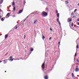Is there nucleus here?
<instances>
[{"label":"nucleus","instance_id":"f257e3e1","mask_svg":"<svg viewBox=\"0 0 79 79\" xmlns=\"http://www.w3.org/2000/svg\"><path fill=\"white\" fill-rule=\"evenodd\" d=\"M48 14L47 12H43L42 13V15L44 16V17H45L47 16Z\"/></svg>","mask_w":79,"mask_h":79},{"label":"nucleus","instance_id":"f03ea898","mask_svg":"<svg viewBox=\"0 0 79 79\" xmlns=\"http://www.w3.org/2000/svg\"><path fill=\"white\" fill-rule=\"evenodd\" d=\"M10 13H7V15H6V18H8L9 17V16H8V15H10ZM7 16H8V17H7Z\"/></svg>","mask_w":79,"mask_h":79},{"label":"nucleus","instance_id":"7ed1b4c3","mask_svg":"<svg viewBox=\"0 0 79 79\" xmlns=\"http://www.w3.org/2000/svg\"><path fill=\"white\" fill-rule=\"evenodd\" d=\"M72 21V19H71V18H69L68 19V22H71Z\"/></svg>","mask_w":79,"mask_h":79},{"label":"nucleus","instance_id":"20e7f679","mask_svg":"<svg viewBox=\"0 0 79 79\" xmlns=\"http://www.w3.org/2000/svg\"><path fill=\"white\" fill-rule=\"evenodd\" d=\"M75 71L76 72H78V71H79V68H76L75 69Z\"/></svg>","mask_w":79,"mask_h":79},{"label":"nucleus","instance_id":"39448f33","mask_svg":"<svg viewBox=\"0 0 79 79\" xmlns=\"http://www.w3.org/2000/svg\"><path fill=\"white\" fill-rule=\"evenodd\" d=\"M76 43L77 45H78V44H79V40H77L76 41Z\"/></svg>","mask_w":79,"mask_h":79},{"label":"nucleus","instance_id":"423d86ee","mask_svg":"<svg viewBox=\"0 0 79 79\" xmlns=\"http://www.w3.org/2000/svg\"><path fill=\"white\" fill-rule=\"evenodd\" d=\"M44 65H45V64H44V63H43L42 66V68H43V69H44Z\"/></svg>","mask_w":79,"mask_h":79},{"label":"nucleus","instance_id":"0eeeda50","mask_svg":"<svg viewBox=\"0 0 79 79\" xmlns=\"http://www.w3.org/2000/svg\"><path fill=\"white\" fill-rule=\"evenodd\" d=\"M37 19L35 20H34V24H36V23H37Z\"/></svg>","mask_w":79,"mask_h":79},{"label":"nucleus","instance_id":"6e6552de","mask_svg":"<svg viewBox=\"0 0 79 79\" xmlns=\"http://www.w3.org/2000/svg\"><path fill=\"white\" fill-rule=\"evenodd\" d=\"M3 2V0H1L0 1V4H2Z\"/></svg>","mask_w":79,"mask_h":79},{"label":"nucleus","instance_id":"1a4fd4ad","mask_svg":"<svg viewBox=\"0 0 79 79\" xmlns=\"http://www.w3.org/2000/svg\"><path fill=\"white\" fill-rule=\"evenodd\" d=\"M23 10H20L19 11V14L21 13L22 12H23Z\"/></svg>","mask_w":79,"mask_h":79},{"label":"nucleus","instance_id":"9d476101","mask_svg":"<svg viewBox=\"0 0 79 79\" xmlns=\"http://www.w3.org/2000/svg\"><path fill=\"white\" fill-rule=\"evenodd\" d=\"M36 12V11H35V12H33L32 13H31V14L32 15L33 14H35Z\"/></svg>","mask_w":79,"mask_h":79},{"label":"nucleus","instance_id":"9b49d317","mask_svg":"<svg viewBox=\"0 0 79 79\" xmlns=\"http://www.w3.org/2000/svg\"><path fill=\"white\" fill-rule=\"evenodd\" d=\"M44 79H48V76H44Z\"/></svg>","mask_w":79,"mask_h":79},{"label":"nucleus","instance_id":"f8f14e48","mask_svg":"<svg viewBox=\"0 0 79 79\" xmlns=\"http://www.w3.org/2000/svg\"><path fill=\"white\" fill-rule=\"evenodd\" d=\"M59 16H60V14L59 13H57V17H58V18H59Z\"/></svg>","mask_w":79,"mask_h":79},{"label":"nucleus","instance_id":"ddd939ff","mask_svg":"<svg viewBox=\"0 0 79 79\" xmlns=\"http://www.w3.org/2000/svg\"><path fill=\"white\" fill-rule=\"evenodd\" d=\"M8 35H5V39H6V38H7V37H8Z\"/></svg>","mask_w":79,"mask_h":79},{"label":"nucleus","instance_id":"4468645a","mask_svg":"<svg viewBox=\"0 0 79 79\" xmlns=\"http://www.w3.org/2000/svg\"><path fill=\"white\" fill-rule=\"evenodd\" d=\"M76 47H77V49L79 48V44H77Z\"/></svg>","mask_w":79,"mask_h":79},{"label":"nucleus","instance_id":"2eb2a0df","mask_svg":"<svg viewBox=\"0 0 79 79\" xmlns=\"http://www.w3.org/2000/svg\"><path fill=\"white\" fill-rule=\"evenodd\" d=\"M42 39H45V37H44V36L43 35H42Z\"/></svg>","mask_w":79,"mask_h":79},{"label":"nucleus","instance_id":"dca6fc26","mask_svg":"<svg viewBox=\"0 0 79 79\" xmlns=\"http://www.w3.org/2000/svg\"><path fill=\"white\" fill-rule=\"evenodd\" d=\"M30 50L31 52H33V51L34 50V49L33 48H30Z\"/></svg>","mask_w":79,"mask_h":79},{"label":"nucleus","instance_id":"f3484780","mask_svg":"<svg viewBox=\"0 0 79 79\" xmlns=\"http://www.w3.org/2000/svg\"><path fill=\"white\" fill-rule=\"evenodd\" d=\"M15 5V2H12V5L13 6H14V5Z\"/></svg>","mask_w":79,"mask_h":79},{"label":"nucleus","instance_id":"a211bd4d","mask_svg":"<svg viewBox=\"0 0 79 79\" xmlns=\"http://www.w3.org/2000/svg\"><path fill=\"white\" fill-rule=\"evenodd\" d=\"M16 9V8H15V7H14L13 10L15 11V10Z\"/></svg>","mask_w":79,"mask_h":79},{"label":"nucleus","instance_id":"6ab92c4d","mask_svg":"<svg viewBox=\"0 0 79 79\" xmlns=\"http://www.w3.org/2000/svg\"><path fill=\"white\" fill-rule=\"evenodd\" d=\"M66 4H68V1H65Z\"/></svg>","mask_w":79,"mask_h":79},{"label":"nucleus","instance_id":"aec40b11","mask_svg":"<svg viewBox=\"0 0 79 79\" xmlns=\"http://www.w3.org/2000/svg\"><path fill=\"white\" fill-rule=\"evenodd\" d=\"M76 11H77V9H76L74 11V13H76Z\"/></svg>","mask_w":79,"mask_h":79},{"label":"nucleus","instance_id":"412c9836","mask_svg":"<svg viewBox=\"0 0 79 79\" xmlns=\"http://www.w3.org/2000/svg\"><path fill=\"white\" fill-rule=\"evenodd\" d=\"M57 21L59 23V19H57Z\"/></svg>","mask_w":79,"mask_h":79},{"label":"nucleus","instance_id":"4be33fe9","mask_svg":"<svg viewBox=\"0 0 79 79\" xmlns=\"http://www.w3.org/2000/svg\"><path fill=\"white\" fill-rule=\"evenodd\" d=\"M1 21H4V19H3V18H2V19H1Z\"/></svg>","mask_w":79,"mask_h":79},{"label":"nucleus","instance_id":"5701e85b","mask_svg":"<svg viewBox=\"0 0 79 79\" xmlns=\"http://www.w3.org/2000/svg\"><path fill=\"white\" fill-rule=\"evenodd\" d=\"M73 26H74V23H72L71 26H72V27H73Z\"/></svg>","mask_w":79,"mask_h":79},{"label":"nucleus","instance_id":"b1692460","mask_svg":"<svg viewBox=\"0 0 79 79\" xmlns=\"http://www.w3.org/2000/svg\"><path fill=\"white\" fill-rule=\"evenodd\" d=\"M15 29H17V28H18V27L15 26Z\"/></svg>","mask_w":79,"mask_h":79},{"label":"nucleus","instance_id":"393cba45","mask_svg":"<svg viewBox=\"0 0 79 79\" xmlns=\"http://www.w3.org/2000/svg\"><path fill=\"white\" fill-rule=\"evenodd\" d=\"M15 58L12 59V60H10V61H13V60H14Z\"/></svg>","mask_w":79,"mask_h":79},{"label":"nucleus","instance_id":"a878e982","mask_svg":"<svg viewBox=\"0 0 79 79\" xmlns=\"http://www.w3.org/2000/svg\"><path fill=\"white\" fill-rule=\"evenodd\" d=\"M24 39H25V38H26V36L25 35H24Z\"/></svg>","mask_w":79,"mask_h":79},{"label":"nucleus","instance_id":"bb28decb","mask_svg":"<svg viewBox=\"0 0 79 79\" xmlns=\"http://www.w3.org/2000/svg\"><path fill=\"white\" fill-rule=\"evenodd\" d=\"M77 62H78V63H79V60H78V59H77Z\"/></svg>","mask_w":79,"mask_h":79},{"label":"nucleus","instance_id":"cd10ccee","mask_svg":"<svg viewBox=\"0 0 79 79\" xmlns=\"http://www.w3.org/2000/svg\"><path fill=\"white\" fill-rule=\"evenodd\" d=\"M59 25H61V23H60V22H59Z\"/></svg>","mask_w":79,"mask_h":79},{"label":"nucleus","instance_id":"c85d7f7f","mask_svg":"<svg viewBox=\"0 0 79 79\" xmlns=\"http://www.w3.org/2000/svg\"><path fill=\"white\" fill-rule=\"evenodd\" d=\"M72 75L73 77H74V74H73V73H72Z\"/></svg>","mask_w":79,"mask_h":79},{"label":"nucleus","instance_id":"c756f323","mask_svg":"<svg viewBox=\"0 0 79 79\" xmlns=\"http://www.w3.org/2000/svg\"><path fill=\"white\" fill-rule=\"evenodd\" d=\"M77 55V54L76 53H75V57Z\"/></svg>","mask_w":79,"mask_h":79},{"label":"nucleus","instance_id":"7c9ffc66","mask_svg":"<svg viewBox=\"0 0 79 79\" xmlns=\"http://www.w3.org/2000/svg\"><path fill=\"white\" fill-rule=\"evenodd\" d=\"M13 58V56H10V58Z\"/></svg>","mask_w":79,"mask_h":79},{"label":"nucleus","instance_id":"2f4dec72","mask_svg":"<svg viewBox=\"0 0 79 79\" xmlns=\"http://www.w3.org/2000/svg\"><path fill=\"white\" fill-rule=\"evenodd\" d=\"M58 10H56V13H57L58 14Z\"/></svg>","mask_w":79,"mask_h":79},{"label":"nucleus","instance_id":"473e14b6","mask_svg":"<svg viewBox=\"0 0 79 79\" xmlns=\"http://www.w3.org/2000/svg\"><path fill=\"white\" fill-rule=\"evenodd\" d=\"M60 42H59V45H60Z\"/></svg>","mask_w":79,"mask_h":79},{"label":"nucleus","instance_id":"72a5a7b5","mask_svg":"<svg viewBox=\"0 0 79 79\" xmlns=\"http://www.w3.org/2000/svg\"><path fill=\"white\" fill-rule=\"evenodd\" d=\"M77 21H79V19H77Z\"/></svg>","mask_w":79,"mask_h":79},{"label":"nucleus","instance_id":"f704fd0d","mask_svg":"<svg viewBox=\"0 0 79 79\" xmlns=\"http://www.w3.org/2000/svg\"><path fill=\"white\" fill-rule=\"evenodd\" d=\"M10 60H12V59H10L9 60V61H10Z\"/></svg>","mask_w":79,"mask_h":79},{"label":"nucleus","instance_id":"c9c22d12","mask_svg":"<svg viewBox=\"0 0 79 79\" xmlns=\"http://www.w3.org/2000/svg\"><path fill=\"white\" fill-rule=\"evenodd\" d=\"M2 18V16L1 15H0V18Z\"/></svg>","mask_w":79,"mask_h":79},{"label":"nucleus","instance_id":"e433bc0d","mask_svg":"<svg viewBox=\"0 0 79 79\" xmlns=\"http://www.w3.org/2000/svg\"><path fill=\"white\" fill-rule=\"evenodd\" d=\"M51 37H50V38H49V40H51Z\"/></svg>","mask_w":79,"mask_h":79},{"label":"nucleus","instance_id":"4c0bfd02","mask_svg":"<svg viewBox=\"0 0 79 79\" xmlns=\"http://www.w3.org/2000/svg\"><path fill=\"white\" fill-rule=\"evenodd\" d=\"M2 61H0V63H1V62H2Z\"/></svg>","mask_w":79,"mask_h":79},{"label":"nucleus","instance_id":"58836bf2","mask_svg":"<svg viewBox=\"0 0 79 79\" xmlns=\"http://www.w3.org/2000/svg\"><path fill=\"white\" fill-rule=\"evenodd\" d=\"M27 18H28V16H27V18H26V19H27Z\"/></svg>","mask_w":79,"mask_h":79},{"label":"nucleus","instance_id":"ea45409f","mask_svg":"<svg viewBox=\"0 0 79 79\" xmlns=\"http://www.w3.org/2000/svg\"><path fill=\"white\" fill-rule=\"evenodd\" d=\"M79 27L78 26H77V27Z\"/></svg>","mask_w":79,"mask_h":79},{"label":"nucleus","instance_id":"a19ab883","mask_svg":"<svg viewBox=\"0 0 79 79\" xmlns=\"http://www.w3.org/2000/svg\"><path fill=\"white\" fill-rule=\"evenodd\" d=\"M50 30L51 31H52V29H51V28L50 29Z\"/></svg>","mask_w":79,"mask_h":79},{"label":"nucleus","instance_id":"79ce46f5","mask_svg":"<svg viewBox=\"0 0 79 79\" xmlns=\"http://www.w3.org/2000/svg\"><path fill=\"white\" fill-rule=\"evenodd\" d=\"M77 5H78L79 6V3L77 4Z\"/></svg>","mask_w":79,"mask_h":79},{"label":"nucleus","instance_id":"37998d69","mask_svg":"<svg viewBox=\"0 0 79 79\" xmlns=\"http://www.w3.org/2000/svg\"><path fill=\"white\" fill-rule=\"evenodd\" d=\"M25 20H24V21H23V22H25Z\"/></svg>","mask_w":79,"mask_h":79},{"label":"nucleus","instance_id":"c03bdc74","mask_svg":"<svg viewBox=\"0 0 79 79\" xmlns=\"http://www.w3.org/2000/svg\"><path fill=\"white\" fill-rule=\"evenodd\" d=\"M25 3H26V2H24V5H25Z\"/></svg>","mask_w":79,"mask_h":79},{"label":"nucleus","instance_id":"a18cd8bd","mask_svg":"<svg viewBox=\"0 0 79 79\" xmlns=\"http://www.w3.org/2000/svg\"><path fill=\"white\" fill-rule=\"evenodd\" d=\"M78 24L79 25V23H78Z\"/></svg>","mask_w":79,"mask_h":79},{"label":"nucleus","instance_id":"49530a36","mask_svg":"<svg viewBox=\"0 0 79 79\" xmlns=\"http://www.w3.org/2000/svg\"><path fill=\"white\" fill-rule=\"evenodd\" d=\"M26 19H25V20L26 21Z\"/></svg>","mask_w":79,"mask_h":79},{"label":"nucleus","instance_id":"de8ad7c7","mask_svg":"<svg viewBox=\"0 0 79 79\" xmlns=\"http://www.w3.org/2000/svg\"><path fill=\"white\" fill-rule=\"evenodd\" d=\"M6 71H5V73H6Z\"/></svg>","mask_w":79,"mask_h":79},{"label":"nucleus","instance_id":"09e8293b","mask_svg":"<svg viewBox=\"0 0 79 79\" xmlns=\"http://www.w3.org/2000/svg\"><path fill=\"white\" fill-rule=\"evenodd\" d=\"M59 47H60V45H59Z\"/></svg>","mask_w":79,"mask_h":79},{"label":"nucleus","instance_id":"8fccbe9b","mask_svg":"<svg viewBox=\"0 0 79 79\" xmlns=\"http://www.w3.org/2000/svg\"><path fill=\"white\" fill-rule=\"evenodd\" d=\"M41 0V1H42V0Z\"/></svg>","mask_w":79,"mask_h":79},{"label":"nucleus","instance_id":"3c124183","mask_svg":"<svg viewBox=\"0 0 79 79\" xmlns=\"http://www.w3.org/2000/svg\"><path fill=\"white\" fill-rule=\"evenodd\" d=\"M31 53V52L30 54Z\"/></svg>","mask_w":79,"mask_h":79}]
</instances>
